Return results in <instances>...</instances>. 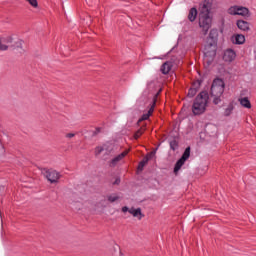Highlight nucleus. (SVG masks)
Listing matches in <instances>:
<instances>
[{
	"label": "nucleus",
	"mask_w": 256,
	"mask_h": 256,
	"mask_svg": "<svg viewBox=\"0 0 256 256\" xmlns=\"http://www.w3.org/2000/svg\"><path fill=\"white\" fill-rule=\"evenodd\" d=\"M212 7L213 0H204L200 4L199 27L203 30L204 35H207L213 23V18L211 17Z\"/></svg>",
	"instance_id": "obj_1"
},
{
	"label": "nucleus",
	"mask_w": 256,
	"mask_h": 256,
	"mask_svg": "<svg viewBox=\"0 0 256 256\" xmlns=\"http://www.w3.org/2000/svg\"><path fill=\"white\" fill-rule=\"evenodd\" d=\"M209 106V93L207 91L200 92L193 101L192 113L195 116L203 115Z\"/></svg>",
	"instance_id": "obj_2"
},
{
	"label": "nucleus",
	"mask_w": 256,
	"mask_h": 256,
	"mask_svg": "<svg viewBox=\"0 0 256 256\" xmlns=\"http://www.w3.org/2000/svg\"><path fill=\"white\" fill-rule=\"evenodd\" d=\"M225 92V82L222 79H215L212 83L210 93L214 97L213 103L214 105H219L221 103V97Z\"/></svg>",
	"instance_id": "obj_3"
},
{
	"label": "nucleus",
	"mask_w": 256,
	"mask_h": 256,
	"mask_svg": "<svg viewBox=\"0 0 256 256\" xmlns=\"http://www.w3.org/2000/svg\"><path fill=\"white\" fill-rule=\"evenodd\" d=\"M228 14L239 15L240 17H244V19L251 17V11H249V8L245 6H239V5L231 6L228 9Z\"/></svg>",
	"instance_id": "obj_4"
},
{
	"label": "nucleus",
	"mask_w": 256,
	"mask_h": 256,
	"mask_svg": "<svg viewBox=\"0 0 256 256\" xmlns=\"http://www.w3.org/2000/svg\"><path fill=\"white\" fill-rule=\"evenodd\" d=\"M191 157V147H187L182 154V157L176 162L175 167H174V173H177L183 165H185V161Z\"/></svg>",
	"instance_id": "obj_5"
},
{
	"label": "nucleus",
	"mask_w": 256,
	"mask_h": 256,
	"mask_svg": "<svg viewBox=\"0 0 256 256\" xmlns=\"http://www.w3.org/2000/svg\"><path fill=\"white\" fill-rule=\"evenodd\" d=\"M222 59L225 61V63H233V60L237 59V52L231 48H228L224 50Z\"/></svg>",
	"instance_id": "obj_6"
},
{
	"label": "nucleus",
	"mask_w": 256,
	"mask_h": 256,
	"mask_svg": "<svg viewBox=\"0 0 256 256\" xmlns=\"http://www.w3.org/2000/svg\"><path fill=\"white\" fill-rule=\"evenodd\" d=\"M11 43H13V36L6 35L0 37V51H7Z\"/></svg>",
	"instance_id": "obj_7"
},
{
	"label": "nucleus",
	"mask_w": 256,
	"mask_h": 256,
	"mask_svg": "<svg viewBox=\"0 0 256 256\" xmlns=\"http://www.w3.org/2000/svg\"><path fill=\"white\" fill-rule=\"evenodd\" d=\"M127 155H129V150H125L124 152L120 153L108 162L109 167H117V165H119V162L123 161V159H125Z\"/></svg>",
	"instance_id": "obj_8"
},
{
	"label": "nucleus",
	"mask_w": 256,
	"mask_h": 256,
	"mask_svg": "<svg viewBox=\"0 0 256 256\" xmlns=\"http://www.w3.org/2000/svg\"><path fill=\"white\" fill-rule=\"evenodd\" d=\"M46 178L50 183H57L61 178V175L55 170H48L46 171Z\"/></svg>",
	"instance_id": "obj_9"
},
{
	"label": "nucleus",
	"mask_w": 256,
	"mask_h": 256,
	"mask_svg": "<svg viewBox=\"0 0 256 256\" xmlns=\"http://www.w3.org/2000/svg\"><path fill=\"white\" fill-rule=\"evenodd\" d=\"M156 104H157V97L155 96L153 98L152 103L150 104V108H149L148 112L142 115L140 121H147V119H149L153 115V112L155 111Z\"/></svg>",
	"instance_id": "obj_10"
},
{
	"label": "nucleus",
	"mask_w": 256,
	"mask_h": 256,
	"mask_svg": "<svg viewBox=\"0 0 256 256\" xmlns=\"http://www.w3.org/2000/svg\"><path fill=\"white\" fill-rule=\"evenodd\" d=\"M231 41L234 45H243L245 43V36L243 34H234L231 37Z\"/></svg>",
	"instance_id": "obj_11"
},
{
	"label": "nucleus",
	"mask_w": 256,
	"mask_h": 256,
	"mask_svg": "<svg viewBox=\"0 0 256 256\" xmlns=\"http://www.w3.org/2000/svg\"><path fill=\"white\" fill-rule=\"evenodd\" d=\"M238 102L244 109H251L252 107L251 100H249V97H239Z\"/></svg>",
	"instance_id": "obj_12"
},
{
	"label": "nucleus",
	"mask_w": 256,
	"mask_h": 256,
	"mask_svg": "<svg viewBox=\"0 0 256 256\" xmlns=\"http://www.w3.org/2000/svg\"><path fill=\"white\" fill-rule=\"evenodd\" d=\"M199 87H201V81H197L193 84V87L188 91V97H195L197 95V91H199Z\"/></svg>",
	"instance_id": "obj_13"
},
{
	"label": "nucleus",
	"mask_w": 256,
	"mask_h": 256,
	"mask_svg": "<svg viewBox=\"0 0 256 256\" xmlns=\"http://www.w3.org/2000/svg\"><path fill=\"white\" fill-rule=\"evenodd\" d=\"M236 25H237L238 29H240V31H249V29H250L249 22H247L245 20H238L236 22Z\"/></svg>",
	"instance_id": "obj_14"
},
{
	"label": "nucleus",
	"mask_w": 256,
	"mask_h": 256,
	"mask_svg": "<svg viewBox=\"0 0 256 256\" xmlns=\"http://www.w3.org/2000/svg\"><path fill=\"white\" fill-rule=\"evenodd\" d=\"M171 67H173V65L171 64V62H165L161 68L160 71L161 73H163V75H168L169 71H171Z\"/></svg>",
	"instance_id": "obj_15"
},
{
	"label": "nucleus",
	"mask_w": 256,
	"mask_h": 256,
	"mask_svg": "<svg viewBox=\"0 0 256 256\" xmlns=\"http://www.w3.org/2000/svg\"><path fill=\"white\" fill-rule=\"evenodd\" d=\"M129 214L133 215V217H137L138 219H143V213H141V208H131L129 210Z\"/></svg>",
	"instance_id": "obj_16"
},
{
	"label": "nucleus",
	"mask_w": 256,
	"mask_h": 256,
	"mask_svg": "<svg viewBox=\"0 0 256 256\" xmlns=\"http://www.w3.org/2000/svg\"><path fill=\"white\" fill-rule=\"evenodd\" d=\"M150 159H151V156H149V155L144 157L142 159V161H140L139 164H138V171H143V169L145 168V165H147L149 163Z\"/></svg>",
	"instance_id": "obj_17"
},
{
	"label": "nucleus",
	"mask_w": 256,
	"mask_h": 256,
	"mask_svg": "<svg viewBox=\"0 0 256 256\" xmlns=\"http://www.w3.org/2000/svg\"><path fill=\"white\" fill-rule=\"evenodd\" d=\"M197 8L193 7L189 10V14H188V19L189 21H191V23H193V21H195V19H197Z\"/></svg>",
	"instance_id": "obj_18"
},
{
	"label": "nucleus",
	"mask_w": 256,
	"mask_h": 256,
	"mask_svg": "<svg viewBox=\"0 0 256 256\" xmlns=\"http://www.w3.org/2000/svg\"><path fill=\"white\" fill-rule=\"evenodd\" d=\"M233 109H234L233 104H229L228 107L224 111L225 117H229V115H231V113H233Z\"/></svg>",
	"instance_id": "obj_19"
},
{
	"label": "nucleus",
	"mask_w": 256,
	"mask_h": 256,
	"mask_svg": "<svg viewBox=\"0 0 256 256\" xmlns=\"http://www.w3.org/2000/svg\"><path fill=\"white\" fill-rule=\"evenodd\" d=\"M103 146L106 147V149H104V151H107L108 153H113V148L115 147L113 144L106 143Z\"/></svg>",
	"instance_id": "obj_20"
},
{
	"label": "nucleus",
	"mask_w": 256,
	"mask_h": 256,
	"mask_svg": "<svg viewBox=\"0 0 256 256\" xmlns=\"http://www.w3.org/2000/svg\"><path fill=\"white\" fill-rule=\"evenodd\" d=\"M105 149H107V147L104 146H98L95 149V155H101V153H103V151H105Z\"/></svg>",
	"instance_id": "obj_21"
},
{
	"label": "nucleus",
	"mask_w": 256,
	"mask_h": 256,
	"mask_svg": "<svg viewBox=\"0 0 256 256\" xmlns=\"http://www.w3.org/2000/svg\"><path fill=\"white\" fill-rule=\"evenodd\" d=\"M27 3H29V5H31V7H34V9H37L39 7V3L37 2V0H26Z\"/></svg>",
	"instance_id": "obj_22"
},
{
	"label": "nucleus",
	"mask_w": 256,
	"mask_h": 256,
	"mask_svg": "<svg viewBox=\"0 0 256 256\" xmlns=\"http://www.w3.org/2000/svg\"><path fill=\"white\" fill-rule=\"evenodd\" d=\"M118 200H119V196H117L116 194L108 196V201L110 203H115V201H118Z\"/></svg>",
	"instance_id": "obj_23"
},
{
	"label": "nucleus",
	"mask_w": 256,
	"mask_h": 256,
	"mask_svg": "<svg viewBox=\"0 0 256 256\" xmlns=\"http://www.w3.org/2000/svg\"><path fill=\"white\" fill-rule=\"evenodd\" d=\"M143 135V130H138L135 134H134V139H139V137H141Z\"/></svg>",
	"instance_id": "obj_24"
},
{
	"label": "nucleus",
	"mask_w": 256,
	"mask_h": 256,
	"mask_svg": "<svg viewBox=\"0 0 256 256\" xmlns=\"http://www.w3.org/2000/svg\"><path fill=\"white\" fill-rule=\"evenodd\" d=\"M66 137L68 139H73V137H75V134L74 133H68V134H66Z\"/></svg>",
	"instance_id": "obj_25"
},
{
	"label": "nucleus",
	"mask_w": 256,
	"mask_h": 256,
	"mask_svg": "<svg viewBox=\"0 0 256 256\" xmlns=\"http://www.w3.org/2000/svg\"><path fill=\"white\" fill-rule=\"evenodd\" d=\"M122 211L123 213H127V211H129V208L127 206L122 207Z\"/></svg>",
	"instance_id": "obj_26"
},
{
	"label": "nucleus",
	"mask_w": 256,
	"mask_h": 256,
	"mask_svg": "<svg viewBox=\"0 0 256 256\" xmlns=\"http://www.w3.org/2000/svg\"><path fill=\"white\" fill-rule=\"evenodd\" d=\"M212 55H213V56H215V55H216V51H215V50L212 52Z\"/></svg>",
	"instance_id": "obj_27"
},
{
	"label": "nucleus",
	"mask_w": 256,
	"mask_h": 256,
	"mask_svg": "<svg viewBox=\"0 0 256 256\" xmlns=\"http://www.w3.org/2000/svg\"><path fill=\"white\" fill-rule=\"evenodd\" d=\"M2 153H5V148H1Z\"/></svg>",
	"instance_id": "obj_28"
},
{
	"label": "nucleus",
	"mask_w": 256,
	"mask_h": 256,
	"mask_svg": "<svg viewBox=\"0 0 256 256\" xmlns=\"http://www.w3.org/2000/svg\"><path fill=\"white\" fill-rule=\"evenodd\" d=\"M121 180H119V179H117L116 181H115V183H119Z\"/></svg>",
	"instance_id": "obj_29"
},
{
	"label": "nucleus",
	"mask_w": 256,
	"mask_h": 256,
	"mask_svg": "<svg viewBox=\"0 0 256 256\" xmlns=\"http://www.w3.org/2000/svg\"><path fill=\"white\" fill-rule=\"evenodd\" d=\"M208 54H209V52H205V53H204V55H208Z\"/></svg>",
	"instance_id": "obj_30"
}]
</instances>
